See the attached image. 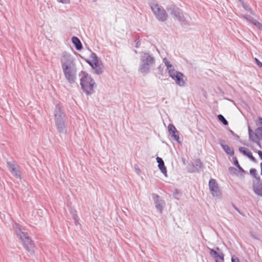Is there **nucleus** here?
Returning a JSON list of instances; mask_svg holds the SVG:
<instances>
[{
	"label": "nucleus",
	"mask_w": 262,
	"mask_h": 262,
	"mask_svg": "<svg viewBox=\"0 0 262 262\" xmlns=\"http://www.w3.org/2000/svg\"><path fill=\"white\" fill-rule=\"evenodd\" d=\"M60 62L64 75L67 79L70 82L74 79L75 71L74 67L73 57L69 53L64 52L60 58Z\"/></svg>",
	"instance_id": "f257e3e1"
},
{
	"label": "nucleus",
	"mask_w": 262,
	"mask_h": 262,
	"mask_svg": "<svg viewBox=\"0 0 262 262\" xmlns=\"http://www.w3.org/2000/svg\"><path fill=\"white\" fill-rule=\"evenodd\" d=\"M80 84L82 89L88 94H91L95 85L91 77L86 73L83 72L81 78Z\"/></svg>",
	"instance_id": "f03ea898"
},
{
	"label": "nucleus",
	"mask_w": 262,
	"mask_h": 262,
	"mask_svg": "<svg viewBox=\"0 0 262 262\" xmlns=\"http://www.w3.org/2000/svg\"><path fill=\"white\" fill-rule=\"evenodd\" d=\"M151 8L159 20L165 21L167 19L166 11L161 6L153 2L151 4Z\"/></svg>",
	"instance_id": "7ed1b4c3"
},
{
	"label": "nucleus",
	"mask_w": 262,
	"mask_h": 262,
	"mask_svg": "<svg viewBox=\"0 0 262 262\" xmlns=\"http://www.w3.org/2000/svg\"><path fill=\"white\" fill-rule=\"evenodd\" d=\"M17 234L23 242L24 248L29 252H34V245L27 233L20 231Z\"/></svg>",
	"instance_id": "20e7f679"
},
{
	"label": "nucleus",
	"mask_w": 262,
	"mask_h": 262,
	"mask_svg": "<svg viewBox=\"0 0 262 262\" xmlns=\"http://www.w3.org/2000/svg\"><path fill=\"white\" fill-rule=\"evenodd\" d=\"M65 115L59 108H57L55 113V120L57 128L61 130L64 127Z\"/></svg>",
	"instance_id": "39448f33"
},
{
	"label": "nucleus",
	"mask_w": 262,
	"mask_h": 262,
	"mask_svg": "<svg viewBox=\"0 0 262 262\" xmlns=\"http://www.w3.org/2000/svg\"><path fill=\"white\" fill-rule=\"evenodd\" d=\"M169 75L172 79L175 80L178 85L180 86L184 85L186 78L182 73L177 71H171Z\"/></svg>",
	"instance_id": "423d86ee"
},
{
	"label": "nucleus",
	"mask_w": 262,
	"mask_h": 262,
	"mask_svg": "<svg viewBox=\"0 0 262 262\" xmlns=\"http://www.w3.org/2000/svg\"><path fill=\"white\" fill-rule=\"evenodd\" d=\"M209 187L211 194L213 196H219L221 192L216 181L214 179H211L209 182Z\"/></svg>",
	"instance_id": "0eeeda50"
},
{
	"label": "nucleus",
	"mask_w": 262,
	"mask_h": 262,
	"mask_svg": "<svg viewBox=\"0 0 262 262\" xmlns=\"http://www.w3.org/2000/svg\"><path fill=\"white\" fill-rule=\"evenodd\" d=\"M86 61L92 67L97 74L101 73L102 69V64L96 56L93 59L91 60H87Z\"/></svg>",
	"instance_id": "6e6552de"
},
{
	"label": "nucleus",
	"mask_w": 262,
	"mask_h": 262,
	"mask_svg": "<svg viewBox=\"0 0 262 262\" xmlns=\"http://www.w3.org/2000/svg\"><path fill=\"white\" fill-rule=\"evenodd\" d=\"M168 128L169 133L172 135L176 140L178 141L179 137L175 126L173 124H170L168 126Z\"/></svg>",
	"instance_id": "1a4fd4ad"
},
{
	"label": "nucleus",
	"mask_w": 262,
	"mask_h": 262,
	"mask_svg": "<svg viewBox=\"0 0 262 262\" xmlns=\"http://www.w3.org/2000/svg\"><path fill=\"white\" fill-rule=\"evenodd\" d=\"M239 151L243 154L244 155L248 157L249 159H250L251 160L255 161V159L253 157L252 154L250 151H249V149H247L246 147H241L239 148Z\"/></svg>",
	"instance_id": "9d476101"
},
{
	"label": "nucleus",
	"mask_w": 262,
	"mask_h": 262,
	"mask_svg": "<svg viewBox=\"0 0 262 262\" xmlns=\"http://www.w3.org/2000/svg\"><path fill=\"white\" fill-rule=\"evenodd\" d=\"M156 160H157V162L158 163V167H159V169L161 170V172L163 174H164L165 175H166L167 170H166V168L164 165V161L161 158L158 157L156 158Z\"/></svg>",
	"instance_id": "9b49d317"
},
{
	"label": "nucleus",
	"mask_w": 262,
	"mask_h": 262,
	"mask_svg": "<svg viewBox=\"0 0 262 262\" xmlns=\"http://www.w3.org/2000/svg\"><path fill=\"white\" fill-rule=\"evenodd\" d=\"M72 41L77 50H81L82 48V44L80 40L77 37H73L72 38Z\"/></svg>",
	"instance_id": "f8f14e48"
},
{
	"label": "nucleus",
	"mask_w": 262,
	"mask_h": 262,
	"mask_svg": "<svg viewBox=\"0 0 262 262\" xmlns=\"http://www.w3.org/2000/svg\"><path fill=\"white\" fill-rule=\"evenodd\" d=\"M210 254L214 257L217 262L218 260H223V256L217 253L213 249H210Z\"/></svg>",
	"instance_id": "ddd939ff"
},
{
	"label": "nucleus",
	"mask_w": 262,
	"mask_h": 262,
	"mask_svg": "<svg viewBox=\"0 0 262 262\" xmlns=\"http://www.w3.org/2000/svg\"><path fill=\"white\" fill-rule=\"evenodd\" d=\"M221 146L227 154L230 156H233L234 155V152L233 149L230 147L228 145L221 144Z\"/></svg>",
	"instance_id": "4468645a"
},
{
	"label": "nucleus",
	"mask_w": 262,
	"mask_h": 262,
	"mask_svg": "<svg viewBox=\"0 0 262 262\" xmlns=\"http://www.w3.org/2000/svg\"><path fill=\"white\" fill-rule=\"evenodd\" d=\"M245 18L247 20L249 21L251 24H253L255 26H256V28H258L259 30L262 31V24H260L259 22H258L255 20H254L253 19H249L246 17H245Z\"/></svg>",
	"instance_id": "2eb2a0df"
},
{
	"label": "nucleus",
	"mask_w": 262,
	"mask_h": 262,
	"mask_svg": "<svg viewBox=\"0 0 262 262\" xmlns=\"http://www.w3.org/2000/svg\"><path fill=\"white\" fill-rule=\"evenodd\" d=\"M163 61H164L165 66H166L167 70H168L169 75H170V72L176 71L173 68L172 64L170 63V62L169 61H168L167 59H166V58H164L163 59Z\"/></svg>",
	"instance_id": "dca6fc26"
},
{
	"label": "nucleus",
	"mask_w": 262,
	"mask_h": 262,
	"mask_svg": "<svg viewBox=\"0 0 262 262\" xmlns=\"http://www.w3.org/2000/svg\"><path fill=\"white\" fill-rule=\"evenodd\" d=\"M254 191L258 195L262 196V186H257L254 188Z\"/></svg>",
	"instance_id": "f3484780"
},
{
	"label": "nucleus",
	"mask_w": 262,
	"mask_h": 262,
	"mask_svg": "<svg viewBox=\"0 0 262 262\" xmlns=\"http://www.w3.org/2000/svg\"><path fill=\"white\" fill-rule=\"evenodd\" d=\"M218 119L222 122L224 125H228V121L225 119L224 116L222 115H219L217 116Z\"/></svg>",
	"instance_id": "a211bd4d"
},
{
	"label": "nucleus",
	"mask_w": 262,
	"mask_h": 262,
	"mask_svg": "<svg viewBox=\"0 0 262 262\" xmlns=\"http://www.w3.org/2000/svg\"><path fill=\"white\" fill-rule=\"evenodd\" d=\"M10 171L11 172V173L14 174V175H15V176H17V168L14 167L13 165H10Z\"/></svg>",
	"instance_id": "6ab92c4d"
},
{
	"label": "nucleus",
	"mask_w": 262,
	"mask_h": 262,
	"mask_svg": "<svg viewBox=\"0 0 262 262\" xmlns=\"http://www.w3.org/2000/svg\"><path fill=\"white\" fill-rule=\"evenodd\" d=\"M256 135L258 137H259L261 139V140H262V129L258 128L257 130V133H256Z\"/></svg>",
	"instance_id": "aec40b11"
},
{
	"label": "nucleus",
	"mask_w": 262,
	"mask_h": 262,
	"mask_svg": "<svg viewBox=\"0 0 262 262\" xmlns=\"http://www.w3.org/2000/svg\"><path fill=\"white\" fill-rule=\"evenodd\" d=\"M250 173L251 176L254 177H256V169L252 168L250 170Z\"/></svg>",
	"instance_id": "412c9836"
},
{
	"label": "nucleus",
	"mask_w": 262,
	"mask_h": 262,
	"mask_svg": "<svg viewBox=\"0 0 262 262\" xmlns=\"http://www.w3.org/2000/svg\"><path fill=\"white\" fill-rule=\"evenodd\" d=\"M232 262H240L239 259L236 256H232L231 258Z\"/></svg>",
	"instance_id": "4be33fe9"
},
{
	"label": "nucleus",
	"mask_w": 262,
	"mask_h": 262,
	"mask_svg": "<svg viewBox=\"0 0 262 262\" xmlns=\"http://www.w3.org/2000/svg\"><path fill=\"white\" fill-rule=\"evenodd\" d=\"M255 61L259 67L262 68V63L257 58H255Z\"/></svg>",
	"instance_id": "5701e85b"
},
{
	"label": "nucleus",
	"mask_w": 262,
	"mask_h": 262,
	"mask_svg": "<svg viewBox=\"0 0 262 262\" xmlns=\"http://www.w3.org/2000/svg\"><path fill=\"white\" fill-rule=\"evenodd\" d=\"M235 165H236L237 167H239V164L236 159H235V161L234 162Z\"/></svg>",
	"instance_id": "b1692460"
},
{
	"label": "nucleus",
	"mask_w": 262,
	"mask_h": 262,
	"mask_svg": "<svg viewBox=\"0 0 262 262\" xmlns=\"http://www.w3.org/2000/svg\"><path fill=\"white\" fill-rule=\"evenodd\" d=\"M257 153H258L259 157L260 158V159H262V151L260 150H258Z\"/></svg>",
	"instance_id": "393cba45"
},
{
	"label": "nucleus",
	"mask_w": 262,
	"mask_h": 262,
	"mask_svg": "<svg viewBox=\"0 0 262 262\" xmlns=\"http://www.w3.org/2000/svg\"><path fill=\"white\" fill-rule=\"evenodd\" d=\"M60 2L62 3H67L69 2V0H59Z\"/></svg>",
	"instance_id": "a878e982"
},
{
	"label": "nucleus",
	"mask_w": 262,
	"mask_h": 262,
	"mask_svg": "<svg viewBox=\"0 0 262 262\" xmlns=\"http://www.w3.org/2000/svg\"><path fill=\"white\" fill-rule=\"evenodd\" d=\"M238 168L239 169V170L242 172V173H245V171L244 170V169L239 166V167H238Z\"/></svg>",
	"instance_id": "bb28decb"
},
{
	"label": "nucleus",
	"mask_w": 262,
	"mask_h": 262,
	"mask_svg": "<svg viewBox=\"0 0 262 262\" xmlns=\"http://www.w3.org/2000/svg\"><path fill=\"white\" fill-rule=\"evenodd\" d=\"M258 121H259V124L262 126V118H259Z\"/></svg>",
	"instance_id": "cd10ccee"
},
{
	"label": "nucleus",
	"mask_w": 262,
	"mask_h": 262,
	"mask_svg": "<svg viewBox=\"0 0 262 262\" xmlns=\"http://www.w3.org/2000/svg\"><path fill=\"white\" fill-rule=\"evenodd\" d=\"M257 144H258V145L260 147V144H259V143H258V142H257Z\"/></svg>",
	"instance_id": "c85d7f7f"
},
{
	"label": "nucleus",
	"mask_w": 262,
	"mask_h": 262,
	"mask_svg": "<svg viewBox=\"0 0 262 262\" xmlns=\"http://www.w3.org/2000/svg\"><path fill=\"white\" fill-rule=\"evenodd\" d=\"M261 174H262V165H261Z\"/></svg>",
	"instance_id": "c756f323"
}]
</instances>
